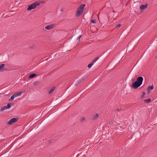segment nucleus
Segmentation results:
<instances>
[{
  "mask_svg": "<svg viewBox=\"0 0 157 157\" xmlns=\"http://www.w3.org/2000/svg\"><path fill=\"white\" fill-rule=\"evenodd\" d=\"M15 97H15V95H14V94H13L11 96L10 98L9 99V101H12Z\"/></svg>",
  "mask_w": 157,
  "mask_h": 157,
  "instance_id": "obj_13",
  "label": "nucleus"
},
{
  "mask_svg": "<svg viewBox=\"0 0 157 157\" xmlns=\"http://www.w3.org/2000/svg\"><path fill=\"white\" fill-rule=\"evenodd\" d=\"M94 63V62L93 61H92L91 62V63H92V64H93V65Z\"/></svg>",
  "mask_w": 157,
  "mask_h": 157,
  "instance_id": "obj_25",
  "label": "nucleus"
},
{
  "mask_svg": "<svg viewBox=\"0 0 157 157\" xmlns=\"http://www.w3.org/2000/svg\"><path fill=\"white\" fill-rule=\"evenodd\" d=\"M8 109H9L10 108L11 105L10 103H8L6 106Z\"/></svg>",
  "mask_w": 157,
  "mask_h": 157,
  "instance_id": "obj_18",
  "label": "nucleus"
},
{
  "mask_svg": "<svg viewBox=\"0 0 157 157\" xmlns=\"http://www.w3.org/2000/svg\"><path fill=\"white\" fill-rule=\"evenodd\" d=\"M55 25V24H52L50 25H47L45 27V28L47 30H50L54 27Z\"/></svg>",
  "mask_w": 157,
  "mask_h": 157,
  "instance_id": "obj_5",
  "label": "nucleus"
},
{
  "mask_svg": "<svg viewBox=\"0 0 157 157\" xmlns=\"http://www.w3.org/2000/svg\"><path fill=\"white\" fill-rule=\"evenodd\" d=\"M99 59V57H96L95 59L93 60V61L95 63V62L97 60Z\"/></svg>",
  "mask_w": 157,
  "mask_h": 157,
  "instance_id": "obj_19",
  "label": "nucleus"
},
{
  "mask_svg": "<svg viewBox=\"0 0 157 157\" xmlns=\"http://www.w3.org/2000/svg\"><path fill=\"white\" fill-rule=\"evenodd\" d=\"M82 37V35H81L79 36L78 38V39L79 40V39L81 38Z\"/></svg>",
  "mask_w": 157,
  "mask_h": 157,
  "instance_id": "obj_24",
  "label": "nucleus"
},
{
  "mask_svg": "<svg viewBox=\"0 0 157 157\" xmlns=\"http://www.w3.org/2000/svg\"><path fill=\"white\" fill-rule=\"evenodd\" d=\"M40 5V3L36 2L31 4L30 5L28 6L27 10L28 11H30L31 10L35 8L37 6Z\"/></svg>",
  "mask_w": 157,
  "mask_h": 157,
  "instance_id": "obj_3",
  "label": "nucleus"
},
{
  "mask_svg": "<svg viewBox=\"0 0 157 157\" xmlns=\"http://www.w3.org/2000/svg\"><path fill=\"white\" fill-rule=\"evenodd\" d=\"M36 76V75L35 74H34V73L32 74L29 76V78H32Z\"/></svg>",
  "mask_w": 157,
  "mask_h": 157,
  "instance_id": "obj_10",
  "label": "nucleus"
},
{
  "mask_svg": "<svg viewBox=\"0 0 157 157\" xmlns=\"http://www.w3.org/2000/svg\"><path fill=\"white\" fill-rule=\"evenodd\" d=\"M151 100V98H148L147 99H145L144 100V101L145 102L148 103L150 102Z\"/></svg>",
  "mask_w": 157,
  "mask_h": 157,
  "instance_id": "obj_14",
  "label": "nucleus"
},
{
  "mask_svg": "<svg viewBox=\"0 0 157 157\" xmlns=\"http://www.w3.org/2000/svg\"><path fill=\"white\" fill-rule=\"evenodd\" d=\"M147 4H146L145 5H141L140 6V8L141 9L144 10L147 8Z\"/></svg>",
  "mask_w": 157,
  "mask_h": 157,
  "instance_id": "obj_6",
  "label": "nucleus"
},
{
  "mask_svg": "<svg viewBox=\"0 0 157 157\" xmlns=\"http://www.w3.org/2000/svg\"><path fill=\"white\" fill-rule=\"evenodd\" d=\"M93 65V64H92V63H90L88 65V68H90Z\"/></svg>",
  "mask_w": 157,
  "mask_h": 157,
  "instance_id": "obj_21",
  "label": "nucleus"
},
{
  "mask_svg": "<svg viewBox=\"0 0 157 157\" xmlns=\"http://www.w3.org/2000/svg\"><path fill=\"white\" fill-rule=\"evenodd\" d=\"M122 109H117L116 110L118 112H120L122 110Z\"/></svg>",
  "mask_w": 157,
  "mask_h": 157,
  "instance_id": "obj_23",
  "label": "nucleus"
},
{
  "mask_svg": "<svg viewBox=\"0 0 157 157\" xmlns=\"http://www.w3.org/2000/svg\"><path fill=\"white\" fill-rule=\"evenodd\" d=\"M146 94V93L145 92H143L141 95V98H142L144 96V95Z\"/></svg>",
  "mask_w": 157,
  "mask_h": 157,
  "instance_id": "obj_17",
  "label": "nucleus"
},
{
  "mask_svg": "<svg viewBox=\"0 0 157 157\" xmlns=\"http://www.w3.org/2000/svg\"><path fill=\"white\" fill-rule=\"evenodd\" d=\"M85 120V118L84 117H82L81 118V121L82 122Z\"/></svg>",
  "mask_w": 157,
  "mask_h": 157,
  "instance_id": "obj_22",
  "label": "nucleus"
},
{
  "mask_svg": "<svg viewBox=\"0 0 157 157\" xmlns=\"http://www.w3.org/2000/svg\"><path fill=\"white\" fill-rule=\"evenodd\" d=\"M99 116V115L98 114H94L92 116V120L94 121L97 119L98 117Z\"/></svg>",
  "mask_w": 157,
  "mask_h": 157,
  "instance_id": "obj_7",
  "label": "nucleus"
},
{
  "mask_svg": "<svg viewBox=\"0 0 157 157\" xmlns=\"http://www.w3.org/2000/svg\"><path fill=\"white\" fill-rule=\"evenodd\" d=\"M85 6V4H83L80 5V6L77 8L76 14V16H79L82 14Z\"/></svg>",
  "mask_w": 157,
  "mask_h": 157,
  "instance_id": "obj_2",
  "label": "nucleus"
},
{
  "mask_svg": "<svg viewBox=\"0 0 157 157\" xmlns=\"http://www.w3.org/2000/svg\"><path fill=\"white\" fill-rule=\"evenodd\" d=\"M5 65L4 64H2L1 65H0V71H2L3 70H6V69H4L3 68H4L5 67Z\"/></svg>",
  "mask_w": 157,
  "mask_h": 157,
  "instance_id": "obj_9",
  "label": "nucleus"
},
{
  "mask_svg": "<svg viewBox=\"0 0 157 157\" xmlns=\"http://www.w3.org/2000/svg\"><path fill=\"white\" fill-rule=\"evenodd\" d=\"M18 118H13L10 120L8 122H7V124L9 125H11L13 124L16 122L18 120Z\"/></svg>",
  "mask_w": 157,
  "mask_h": 157,
  "instance_id": "obj_4",
  "label": "nucleus"
},
{
  "mask_svg": "<svg viewBox=\"0 0 157 157\" xmlns=\"http://www.w3.org/2000/svg\"><path fill=\"white\" fill-rule=\"evenodd\" d=\"M7 108L6 106H4L2 107L0 109V111L1 112L2 111L4 110L7 109Z\"/></svg>",
  "mask_w": 157,
  "mask_h": 157,
  "instance_id": "obj_12",
  "label": "nucleus"
},
{
  "mask_svg": "<svg viewBox=\"0 0 157 157\" xmlns=\"http://www.w3.org/2000/svg\"><path fill=\"white\" fill-rule=\"evenodd\" d=\"M22 91H20L17 93H16L15 94H14V95L15 97H17V96H20L22 94Z\"/></svg>",
  "mask_w": 157,
  "mask_h": 157,
  "instance_id": "obj_11",
  "label": "nucleus"
},
{
  "mask_svg": "<svg viewBox=\"0 0 157 157\" xmlns=\"http://www.w3.org/2000/svg\"><path fill=\"white\" fill-rule=\"evenodd\" d=\"M54 87L50 89V90H49V94H50L52 92L54 91Z\"/></svg>",
  "mask_w": 157,
  "mask_h": 157,
  "instance_id": "obj_15",
  "label": "nucleus"
},
{
  "mask_svg": "<svg viewBox=\"0 0 157 157\" xmlns=\"http://www.w3.org/2000/svg\"><path fill=\"white\" fill-rule=\"evenodd\" d=\"M143 80V78L142 77L140 76L137 77L136 80L132 83L131 86L134 89H137L142 84Z\"/></svg>",
  "mask_w": 157,
  "mask_h": 157,
  "instance_id": "obj_1",
  "label": "nucleus"
},
{
  "mask_svg": "<svg viewBox=\"0 0 157 157\" xmlns=\"http://www.w3.org/2000/svg\"><path fill=\"white\" fill-rule=\"evenodd\" d=\"M154 86L152 85L151 86H149L147 88V90L148 93H149V90H152L153 89Z\"/></svg>",
  "mask_w": 157,
  "mask_h": 157,
  "instance_id": "obj_8",
  "label": "nucleus"
},
{
  "mask_svg": "<svg viewBox=\"0 0 157 157\" xmlns=\"http://www.w3.org/2000/svg\"><path fill=\"white\" fill-rule=\"evenodd\" d=\"M96 22V20L95 19H94L93 20H91V22L92 23H95Z\"/></svg>",
  "mask_w": 157,
  "mask_h": 157,
  "instance_id": "obj_20",
  "label": "nucleus"
},
{
  "mask_svg": "<svg viewBox=\"0 0 157 157\" xmlns=\"http://www.w3.org/2000/svg\"><path fill=\"white\" fill-rule=\"evenodd\" d=\"M121 24H118V25H116V28L117 29H119L120 28V27H121Z\"/></svg>",
  "mask_w": 157,
  "mask_h": 157,
  "instance_id": "obj_16",
  "label": "nucleus"
}]
</instances>
